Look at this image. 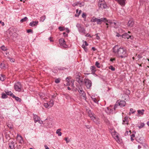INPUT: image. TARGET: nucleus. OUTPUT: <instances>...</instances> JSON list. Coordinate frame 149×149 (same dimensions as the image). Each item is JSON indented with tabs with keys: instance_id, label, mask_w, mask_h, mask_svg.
Listing matches in <instances>:
<instances>
[{
	"instance_id": "1",
	"label": "nucleus",
	"mask_w": 149,
	"mask_h": 149,
	"mask_svg": "<svg viewBox=\"0 0 149 149\" xmlns=\"http://www.w3.org/2000/svg\"><path fill=\"white\" fill-rule=\"evenodd\" d=\"M113 52L117 56L121 58L127 56L126 50L123 47H119L118 45H116L113 47Z\"/></svg>"
},
{
	"instance_id": "2",
	"label": "nucleus",
	"mask_w": 149,
	"mask_h": 149,
	"mask_svg": "<svg viewBox=\"0 0 149 149\" xmlns=\"http://www.w3.org/2000/svg\"><path fill=\"white\" fill-rule=\"evenodd\" d=\"M126 102L125 101L123 100H118L116 102V104L115 105L114 109L116 110V109L117 108V107L118 106L120 107H124L125 105Z\"/></svg>"
},
{
	"instance_id": "3",
	"label": "nucleus",
	"mask_w": 149,
	"mask_h": 149,
	"mask_svg": "<svg viewBox=\"0 0 149 149\" xmlns=\"http://www.w3.org/2000/svg\"><path fill=\"white\" fill-rule=\"evenodd\" d=\"M76 27L77 28L79 32L84 34H85L86 30L82 25L77 23L76 25Z\"/></svg>"
},
{
	"instance_id": "4",
	"label": "nucleus",
	"mask_w": 149,
	"mask_h": 149,
	"mask_svg": "<svg viewBox=\"0 0 149 149\" xmlns=\"http://www.w3.org/2000/svg\"><path fill=\"white\" fill-rule=\"evenodd\" d=\"M113 24L115 25L116 23L115 22L112 23L111 20H108L105 18H103V25L107 26V28L108 27V26Z\"/></svg>"
},
{
	"instance_id": "5",
	"label": "nucleus",
	"mask_w": 149,
	"mask_h": 149,
	"mask_svg": "<svg viewBox=\"0 0 149 149\" xmlns=\"http://www.w3.org/2000/svg\"><path fill=\"white\" fill-rule=\"evenodd\" d=\"M84 84L87 89H90L92 85L91 81L88 79H84Z\"/></svg>"
},
{
	"instance_id": "6",
	"label": "nucleus",
	"mask_w": 149,
	"mask_h": 149,
	"mask_svg": "<svg viewBox=\"0 0 149 149\" xmlns=\"http://www.w3.org/2000/svg\"><path fill=\"white\" fill-rule=\"evenodd\" d=\"M21 84L19 82L16 83L14 86V89L16 91L20 92L21 91Z\"/></svg>"
},
{
	"instance_id": "7",
	"label": "nucleus",
	"mask_w": 149,
	"mask_h": 149,
	"mask_svg": "<svg viewBox=\"0 0 149 149\" xmlns=\"http://www.w3.org/2000/svg\"><path fill=\"white\" fill-rule=\"evenodd\" d=\"M83 77L81 76V74H78L77 75V81L79 84H82L83 82Z\"/></svg>"
},
{
	"instance_id": "8",
	"label": "nucleus",
	"mask_w": 149,
	"mask_h": 149,
	"mask_svg": "<svg viewBox=\"0 0 149 149\" xmlns=\"http://www.w3.org/2000/svg\"><path fill=\"white\" fill-rule=\"evenodd\" d=\"M59 44L61 46H62L64 47H67V45L66 44L65 42L64 39L63 38L60 39L59 40Z\"/></svg>"
},
{
	"instance_id": "9",
	"label": "nucleus",
	"mask_w": 149,
	"mask_h": 149,
	"mask_svg": "<svg viewBox=\"0 0 149 149\" xmlns=\"http://www.w3.org/2000/svg\"><path fill=\"white\" fill-rule=\"evenodd\" d=\"M77 90L81 95L84 98L86 99V93L81 88H79Z\"/></svg>"
},
{
	"instance_id": "10",
	"label": "nucleus",
	"mask_w": 149,
	"mask_h": 149,
	"mask_svg": "<svg viewBox=\"0 0 149 149\" xmlns=\"http://www.w3.org/2000/svg\"><path fill=\"white\" fill-rule=\"evenodd\" d=\"M8 145L10 149H15V143L13 141H10L8 143Z\"/></svg>"
},
{
	"instance_id": "11",
	"label": "nucleus",
	"mask_w": 149,
	"mask_h": 149,
	"mask_svg": "<svg viewBox=\"0 0 149 149\" xmlns=\"http://www.w3.org/2000/svg\"><path fill=\"white\" fill-rule=\"evenodd\" d=\"M87 111L88 112L89 116L92 119L94 120L95 119V118L94 116V114L92 113L91 110H90L88 109L87 110Z\"/></svg>"
},
{
	"instance_id": "12",
	"label": "nucleus",
	"mask_w": 149,
	"mask_h": 149,
	"mask_svg": "<svg viewBox=\"0 0 149 149\" xmlns=\"http://www.w3.org/2000/svg\"><path fill=\"white\" fill-rule=\"evenodd\" d=\"M33 118L34 120V121L35 123L36 122L40 121V118L37 115L33 114Z\"/></svg>"
},
{
	"instance_id": "13",
	"label": "nucleus",
	"mask_w": 149,
	"mask_h": 149,
	"mask_svg": "<svg viewBox=\"0 0 149 149\" xmlns=\"http://www.w3.org/2000/svg\"><path fill=\"white\" fill-rule=\"evenodd\" d=\"M126 0H118V3L121 6H123L125 4V1Z\"/></svg>"
},
{
	"instance_id": "14",
	"label": "nucleus",
	"mask_w": 149,
	"mask_h": 149,
	"mask_svg": "<svg viewBox=\"0 0 149 149\" xmlns=\"http://www.w3.org/2000/svg\"><path fill=\"white\" fill-rule=\"evenodd\" d=\"M128 118L127 117H125L124 119L123 120V124H127L128 125Z\"/></svg>"
},
{
	"instance_id": "15",
	"label": "nucleus",
	"mask_w": 149,
	"mask_h": 149,
	"mask_svg": "<svg viewBox=\"0 0 149 149\" xmlns=\"http://www.w3.org/2000/svg\"><path fill=\"white\" fill-rule=\"evenodd\" d=\"M38 21H32L29 24V25L31 26H35L38 25Z\"/></svg>"
},
{
	"instance_id": "16",
	"label": "nucleus",
	"mask_w": 149,
	"mask_h": 149,
	"mask_svg": "<svg viewBox=\"0 0 149 149\" xmlns=\"http://www.w3.org/2000/svg\"><path fill=\"white\" fill-rule=\"evenodd\" d=\"M134 24V22L132 20H130L128 22L127 26L130 27H131L133 26Z\"/></svg>"
},
{
	"instance_id": "17",
	"label": "nucleus",
	"mask_w": 149,
	"mask_h": 149,
	"mask_svg": "<svg viewBox=\"0 0 149 149\" xmlns=\"http://www.w3.org/2000/svg\"><path fill=\"white\" fill-rule=\"evenodd\" d=\"M122 37L124 38H127L128 39L131 38L132 37L131 36L129 35L127 33H125L122 35Z\"/></svg>"
},
{
	"instance_id": "18",
	"label": "nucleus",
	"mask_w": 149,
	"mask_h": 149,
	"mask_svg": "<svg viewBox=\"0 0 149 149\" xmlns=\"http://www.w3.org/2000/svg\"><path fill=\"white\" fill-rule=\"evenodd\" d=\"M129 95L125 94H123L122 96V98L125 100H127L129 99Z\"/></svg>"
},
{
	"instance_id": "19",
	"label": "nucleus",
	"mask_w": 149,
	"mask_h": 149,
	"mask_svg": "<svg viewBox=\"0 0 149 149\" xmlns=\"http://www.w3.org/2000/svg\"><path fill=\"white\" fill-rule=\"evenodd\" d=\"M5 92L6 93L7 95H10L12 97H13V95H14L10 91H5Z\"/></svg>"
},
{
	"instance_id": "20",
	"label": "nucleus",
	"mask_w": 149,
	"mask_h": 149,
	"mask_svg": "<svg viewBox=\"0 0 149 149\" xmlns=\"http://www.w3.org/2000/svg\"><path fill=\"white\" fill-rule=\"evenodd\" d=\"M90 69L91 70L92 73L93 74H94L95 73V72L96 71V68L95 66H91V67Z\"/></svg>"
},
{
	"instance_id": "21",
	"label": "nucleus",
	"mask_w": 149,
	"mask_h": 149,
	"mask_svg": "<svg viewBox=\"0 0 149 149\" xmlns=\"http://www.w3.org/2000/svg\"><path fill=\"white\" fill-rule=\"evenodd\" d=\"M109 7V5L103 0V8H107Z\"/></svg>"
},
{
	"instance_id": "22",
	"label": "nucleus",
	"mask_w": 149,
	"mask_h": 149,
	"mask_svg": "<svg viewBox=\"0 0 149 149\" xmlns=\"http://www.w3.org/2000/svg\"><path fill=\"white\" fill-rule=\"evenodd\" d=\"M12 97L13 98H15L17 101L20 102L22 101V100L21 98H19L18 97H16L14 95H13V96Z\"/></svg>"
},
{
	"instance_id": "23",
	"label": "nucleus",
	"mask_w": 149,
	"mask_h": 149,
	"mask_svg": "<svg viewBox=\"0 0 149 149\" xmlns=\"http://www.w3.org/2000/svg\"><path fill=\"white\" fill-rule=\"evenodd\" d=\"M6 79L5 76L3 74H0V80L3 81L5 80Z\"/></svg>"
},
{
	"instance_id": "24",
	"label": "nucleus",
	"mask_w": 149,
	"mask_h": 149,
	"mask_svg": "<svg viewBox=\"0 0 149 149\" xmlns=\"http://www.w3.org/2000/svg\"><path fill=\"white\" fill-rule=\"evenodd\" d=\"M144 110L142 109L141 110H138L137 112L139 114H141V115H143Z\"/></svg>"
},
{
	"instance_id": "25",
	"label": "nucleus",
	"mask_w": 149,
	"mask_h": 149,
	"mask_svg": "<svg viewBox=\"0 0 149 149\" xmlns=\"http://www.w3.org/2000/svg\"><path fill=\"white\" fill-rule=\"evenodd\" d=\"M61 130V129H58L56 131V133L58 134L59 136H61V135L62 133L60 131Z\"/></svg>"
},
{
	"instance_id": "26",
	"label": "nucleus",
	"mask_w": 149,
	"mask_h": 149,
	"mask_svg": "<svg viewBox=\"0 0 149 149\" xmlns=\"http://www.w3.org/2000/svg\"><path fill=\"white\" fill-rule=\"evenodd\" d=\"M48 103L49 104V107H51L54 105V101L53 100H51L50 101L48 102Z\"/></svg>"
},
{
	"instance_id": "27",
	"label": "nucleus",
	"mask_w": 149,
	"mask_h": 149,
	"mask_svg": "<svg viewBox=\"0 0 149 149\" xmlns=\"http://www.w3.org/2000/svg\"><path fill=\"white\" fill-rule=\"evenodd\" d=\"M46 16L45 15H44L42 16L40 18V21H41L42 22H43L45 20V19H46Z\"/></svg>"
},
{
	"instance_id": "28",
	"label": "nucleus",
	"mask_w": 149,
	"mask_h": 149,
	"mask_svg": "<svg viewBox=\"0 0 149 149\" xmlns=\"http://www.w3.org/2000/svg\"><path fill=\"white\" fill-rule=\"evenodd\" d=\"M102 4V0H100L98 2V6L99 8H101Z\"/></svg>"
},
{
	"instance_id": "29",
	"label": "nucleus",
	"mask_w": 149,
	"mask_h": 149,
	"mask_svg": "<svg viewBox=\"0 0 149 149\" xmlns=\"http://www.w3.org/2000/svg\"><path fill=\"white\" fill-rule=\"evenodd\" d=\"M79 10L78 9H77L76 10V12L77 13H78V15H77V14H75V16L76 17H78L80 15L81 13V10H80L79 11H78Z\"/></svg>"
},
{
	"instance_id": "30",
	"label": "nucleus",
	"mask_w": 149,
	"mask_h": 149,
	"mask_svg": "<svg viewBox=\"0 0 149 149\" xmlns=\"http://www.w3.org/2000/svg\"><path fill=\"white\" fill-rule=\"evenodd\" d=\"M1 95V97L3 99L6 98L7 97V95L4 93H2Z\"/></svg>"
},
{
	"instance_id": "31",
	"label": "nucleus",
	"mask_w": 149,
	"mask_h": 149,
	"mask_svg": "<svg viewBox=\"0 0 149 149\" xmlns=\"http://www.w3.org/2000/svg\"><path fill=\"white\" fill-rule=\"evenodd\" d=\"M28 19V18L27 17H24L22 19L20 20V22H25Z\"/></svg>"
},
{
	"instance_id": "32",
	"label": "nucleus",
	"mask_w": 149,
	"mask_h": 149,
	"mask_svg": "<svg viewBox=\"0 0 149 149\" xmlns=\"http://www.w3.org/2000/svg\"><path fill=\"white\" fill-rule=\"evenodd\" d=\"M44 106L45 107L47 108H48L50 107H49V105L48 103H44Z\"/></svg>"
},
{
	"instance_id": "33",
	"label": "nucleus",
	"mask_w": 149,
	"mask_h": 149,
	"mask_svg": "<svg viewBox=\"0 0 149 149\" xmlns=\"http://www.w3.org/2000/svg\"><path fill=\"white\" fill-rule=\"evenodd\" d=\"M82 47L84 49V51L86 52H87L88 51V49L85 46L84 44H83L82 45Z\"/></svg>"
},
{
	"instance_id": "34",
	"label": "nucleus",
	"mask_w": 149,
	"mask_h": 149,
	"mask_svg": "<svg viewBox=\"0 0 149 149\" xmlns=\"http://www.w3.org/2000/svg\"><path fill=\"white\" fill-rule=\"evenodd\" d=\"M102 20L101 19H97L96 22L97 24H100L102 23Z\"/></svg>"
},
{
	"instance_id": "35",
	"label": "nucleus",
	"mask_w": 149,
	"mask_h": 149,
	"mask_svg": "<svg viewBox=\"0 0 149 149\" xmlns=\"http://www.w3.org/2000/svg\"><path fill=\"white\" fill-rule=\"evenodd\" d=\"M58 29L60 31H63L65 30L64 27L61 26H59L58 28Z\"/></svg>"
},
{
	"instance_id": "36",
	"label": "nucleus",
	"mask_w": 149,
	"mask_h": 149,
	"mask_svg": "<svg viewBox=\"0 0 149 149\" xmlns=\"http://www.w3.org/2000/svg\"><path fill=\"white\" fill-rule=\"evenodd\" d=\"M97 18H94L93 17L92 19L91 20V22H97Z\"/></svg>"
},
{
	"instance_id": "37",
	"label": "nucleus",
	"mask_w": 149,
	"mask_h": 149,
	"mask_svg": "<svg viewBox=\"0 0 149 149\" xmlns=\"http://www.w3.org/2000/svg\"><path fill=\"white\" fill-rule=\"evenodd\" d=\"M18 140H19V143L21 144H22L23 142V140L22 138H20L17 139Z\"/></svg>"
},
{
	"instance_id": "38",
	"label": "nucleus",
	"mask_w": 149,
	"mask_h": 149,
	"mask_svg": "<svg viewBox=\"0 0 149 149\" xmlns=\"http://www.w3.org/2000/svg\"><path fill=\"white\" fill-rule=\"evenodd\" d=\"M1 49L3 51H5L7 50V48L4 45H2L1 47Z\"/></svg>"
},
{
	"instance_id": "39",
	"label": "nucleus",
	"mask_w": 149,
	"mask_h": 149,
	"mask_svg": "<svg viewBox=\"0 0 149 149\" xmlns=\"http://www.w3.org/2000/svg\"><path fill=\"white\" fill-rule=\"evenodd\" d=\"M95 65L98 68H100V63L97 61H96L95 63Z\"/></svg>"
},
{
	"instance_id": "40",
	"label": "nucleus",
	"mask_w": 149,
	"mask_h": 149,
	"mask_svg": "<svg viewBox=\"0 0 149 149\" xmlns=\"http://www.w3.org/2000/svg\"><path fill=\"white\" fill-rule=\"evenodd\" d=\"M8 58L11 62H13L15 61V59L13 58H10V57H8Z\"/></svg>"
},
{
	"instance_id": "41",
	"label": "nucleus",
	"mask_w": 149,
	"mask_h": 149,
	"mask_svg": "<svg viewBox=\"0 0 149 149\" xmlns=\"http://www.w3.org/2000/svg\"><path fill=\"white\" fill-rule=\"evenodd\" d=\"M145 124L143 123H141L140 126H139V129H141L144 126Z\"/></svg>"
},
{
	"instance_id": "42",
	"label": "nucleus",
	"mask_w": 149,
	"mask_h": 149,
	"mask_svg": "<svg viewBox=\"0 0 149 149\" xmlns=\"http://www.w3.org/2000/svg\"><path fill=\"white\" fill-rule=\"evenodd\" d=\"M109 68V69H111L112 71H114L115 70V68L114 67H113L112 66H110Z\"/></svg>"
},
{
	"instance_id": "43",
	"label": "nucleus",
	"mask_w": 149,
	"mask_h": 149,
	"mask_svg": "<svg viewBox=\"0 0 149 149\" xmlns=\"http://www.w3.org/2000/svg\"><path fill=\"white\" fill-rule=\"evenodd\" d=\"M60 79L59 78H58V79H56L55 80V83H58L60 82Z\"/></svg>"
},
{
	"instance_id": "44",
	"label": "nucleus",
	"mask_w": 149,
	"mask_h": 149,
	"mask_svg": "<svg viewBox=\"0 0 149 149\" xmlns=\"http://www.w3.org/2000/svg\"><path fill=\"white\" fill-rule=\"evenodd\" d=\"M79 2H77L76 3H74L72 5V6H78L79 5Z\"/></svg>"
},
{
	"instance_id": "45",
	"label": "nucleus",
	"mask_w": 149,
	"mask_h": 149,
	"mask_svg": "<svg viewBox=\"0 0 149 149\" xmlns=\"http://www.w3.org/2000/svg\"><path fill=\"white\" fill-rule=\"evenodd\" d=\"M5 67V65L3 63H1L0 65V68L2 69H3Z\"/></svg>"
},
{
	"instance_id": "46",
	"label": "nucleus",
	"mask_w": 149,
	"mask_h": 149,
	"mask_svg": "<svg viewBox=\"0 0 149 149\" xmlns=\"http://www.w3.org/2000/svg\"><path fill=\"white\" fill-rule=\"evenodd\" d=\"M68 137H65V138L64 139L66 141V143H68L70 141L69 140H68Z\"/></svg>"
},
{
	"instance_id": "47",
	"label": "nucleus",
	"mask_w": 149,
	"mask_h": 149,
	"mask_svg": "<svg viewBox=\"0 0 149 149\" xmlns=\"http://www.w3.org/2000/svg\"><path fill=\"white\" fill-rule=\"evenodd\" d=\"M27 32L28 33H29L30 32L33 33V32L32 30L31 29L27 30Z\"/></svg>"
},
{
	"instance_id": "48",
	"label": "nucleus",
	"mask_w": 149,
	"mask_h": 149,
	"mask_svg": "<svg viewBox=\"0 0 149 149\" xmlns=\"http://www.w3.org/2000/svg\"><path fill=\"white\" fill-rule=\"evenodd\" d=\"M79 7H81L82 6H84V3H79Z\"/></svg>"
},
{
	"instance_id": "49",
	"label": "nucleus",
	"mask_w": 149,
	"mask_h": 149,
	"mask_svg": "<svg viewBox=\"0 0 149 149\" xmlns=\"http://www.w3.org/2000/svg\"><path fill=\"white\" fill-rule=\"evenodd\" d=\"M17 139H20V138H22V137L21 136V135H20L19 134H18L17 135Z\"/></svg>"
},
{
	"instance_id": "50",
	"label": "nucleus",
	"mask_w": 149,
	"mask_h": 149,
	"mask_svg": "<svg viewBox=\"0 0 149 149\" xmlns=\"http://www.w3.org/2000/svg\"><path fill=\"white\" fill-rule=\"evenodd\" d=\"M130 111L132 112V113H134L135 112V111H133V109L132 108H131L130 109Z\"/></svg>"
},
{
	"instance_id": "51",
	"label": "nucleus",
	"mask_w": 149,
	"mask_h": 149,
	"mask_svg": "<svg viewBox=\"0 0 149 149\" xmlns=\"http://www.w3.org/2000/svg\"><path fill=\"white\" fill-rule=\"evenodd\" d=\"M83 41L84 42L85 45H84L85 46H87L88 45V44L87 43V42L86 41H84V40H83Z\"/></svg>"
},
{
	"instance_id": "52",
	"label": "nucleus",
	"mask_w": 149,
	"mask_h": 149,
	"mask_svg": "<svg viewBox=\"0 0 149 149\" xmlns=\"http://www.w3.org/2000/svg\"><path fill=\"white\" fill-rule=\"evenodd\" d=\"M115 139L117 140V141H118V140H117V139L118 140V138H119V137L117 135H115Z\"/></svg>"
},
{
	"instance_id": "53",
	"label": "nucleus",
	"mask_w": 149,
	"mask_h": 149,
	"mask_svg": "<svg viewBox=\"0 0 149 149\" xmlns=\"http://www.w3.org/2000/svg\"><path fill=\"white\" fill-rule=\"evenodd\" d=\"M7 126L10 129H12L13 128V126L10 124L7 125Z\"/></svg>"
},
{
	"instance_id": "54",
	"label": "nucleus",
	"mask_w": 149,
	"mask_h": 149,
	"mask_svg": "<svg viewBox=\"0 0 149 149\" xmlns=\"http://www.w3.org/2000/svg\"><path fill=\"white\" fill-rule=\"evenodd\" d=\"M82 17H83V18H86V14H85V13H83L82 15Z\"/></svg>"
},
{
	"instance_id": "55",
	"label": "nucleus",
	"mask_w": 149,
	"mask_h": 149,
	"mask_svg": "<svg viewBox=\"0 0 149 149\" xmlns=\"http://www.w3.org/2000/svg\"><path fill=\"white\" fill-rule=\"evenodd\" d=\"M98 34H95V35L96 36V38L97 39H100V37L98 35Z\"/></svg>"
},
{
	"instance_id": "56",
	"label": "nucleus",
	"mask_w": 149,
	"mask_h": 149,
	"mask_svg": "<svg viewBox=\"0 0 149 149\" xmlns=\"http://www.w3.org/2000/svg\"><path fill=\"white\" fill-rule=\"evenodd\" d=\"M94 102L96 103L97 102V100L95 98H92Z\"/></svg>"
},
{
	"instance_id": "57",
	"label": "nucleus",
	"mask_w": 149,
	"mask_h": 149,
	"mask_svg": "<svg viewBox=\"0 0 149 149\" xmlns=\"http://www.w3.org/2000/svg\"><path fill=\"white\" fill-rule=\"evenodd\" d=\"M63 35L64 36H68V34H66L65 32H63Z\"/></svg>"
},
{
	"instance_id": "58",
	"label": "nucleus",
	"mask_w": 149,
	"mask_h": 149,
	"mask_svg": "<svg viewBox=\"0 0 149 149\" xmlns=\"http://www.w3.org/2000/svg\"><path fill=\"white\" fill-rule=\"evenodd\" d=\"M91 35L88 33H87L86 35V37H90Z\"/></svg>"
},
{
	"instance_id": "59",
	"label": "nucleus",
	"mask_w": 149,
	"mask_h": 149,
	"mask_svg": "<svg viewBox=\"0 0 149 149\" xmlns=\"http://www.w3.org/2000/svg\"><path fill=\"white\" fill-rule=\"evenodd\" d=\"M115 58H111L110 59V61H113L115 60Z\"/></svg>"
},
{
	"instance_id": "60",
	"label": "nucleus",
	"mask_w": 149,
	"mask_h": 149,
	"mask_svg": "<svg viewBox=\"0 0 149 149\" xmlns=\"http://www.w3.org/2000/svg\"><path fill=\"white\" fill-rule=\"evenodd\" d=\"M92 50L94 51H95V50L96 49L94 47H92Z\"/></svg>"
},
{
	"instance_id": "61",
	"label": "nucleus",
	"mask_w": 149,
	"mask_h": 149,
	"mask_svg": "<svg viewBox=\"0 0 149 149\" xmlns=\"http://www.w3.org/2000/svg\"><path fill=\"white\" fill-rule=\"evenodd\" d=\"M39 95L40 96V97H41L42 98H43V97H42L43 96L42 95V94H41V93L40 94H39Z\"/></svg>"
},
{
	"instance_id": "62",
	"label": "nucleus",
	"mask_w": 149,
	"mask_h": 149,
	"mask_svg": "<svg viewBox=\"0 0 149 149\" xmlns=\"http://www.w3.org/2000/svg\"><path fill=\"white\" fill-rule=\"evenodd\" d=\"M121 36V35L120 34L118 33H117V34L116 35V36L118 37H119V36Z\"/></svg>"
},
{
	"instance_id": "63",
	"label": "nucleus",
	"mask_w": 149,
	"mask_h": 149,
	"mask_svg": "<svg viewBox=\"0 0 149 149\" xmlns=\"http://www.w3.org/2000/svg\"><path fill=\"white\" fill-rule=\"evenodd\" d=\"M52 38L51 37H50L49 38V39L50 40L51 42H52L53 41V40H52Z\"/></svg>"
},
{
	"instance_id": "64",
	"label": "nucleus",
	"mask_w": 149,
	"mask_h": 149,
	"mask_svg": "<svg viewBox=\"0 0 149 149\" xmlns=\"http://www.w3.org/2000/svg\"><path fill=\"white\" fill-rule=\"evenodd\" d=\"M66 29H67L66 32L68 33H69L70 32V31H69V29L68 28H67Z\"/></svg>"
}]
</instances>
